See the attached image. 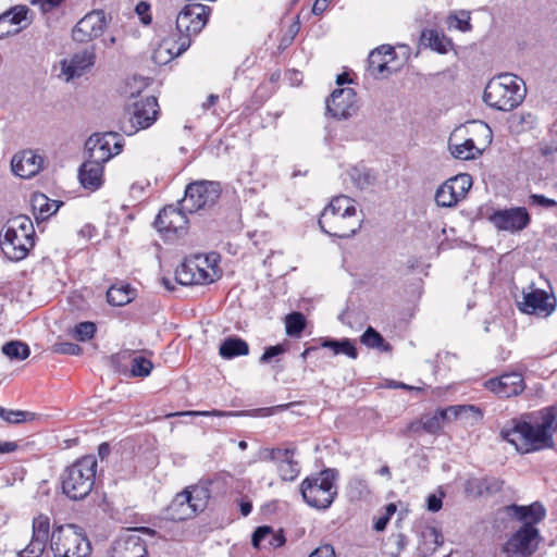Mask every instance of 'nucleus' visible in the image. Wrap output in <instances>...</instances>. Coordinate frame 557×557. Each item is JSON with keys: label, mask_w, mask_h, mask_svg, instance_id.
Wrapping results in <instances>:
<instances>
[{"label": "nucleus", "mask_w": 557, "mask_h": 557, "mask_svg": "<svg viewBox=\"0 0 557 557\" xmlns=\"http://www.w3.org/2000/svg\"><path fill=\"white\" fill-rule=\"evenodd\" d=\"M330 0H315L313 7H312V13L315 15H320L323 13L327 7V2Z\"/></svg>", "instance_id": "obj_58"}, {"label": "nucleus", "mask_w": 557, "mask_h": 557, "mask_svg": "<svg viewBox=\"0 0 557 557\" xmlns=\"http://www.w3.org/2000/svg\"><path fill=\"white\" fill-rule=\"evenodd\" d=\"M53 351L62 355L78 356L82 354V347L74 343L63 342L55 344Z\"/></svg>", "instance_id": "obj_49"}, {"label": "nucleus", "mask_w": 557, "mask_h": 557, "mask_svg": "<svg viewBox=\"0 0 557 557\" xmlns=\"http://www.w3.org/2000/svg\"><path fill=\"white\" fill-rule=\"evenodd\" d=\"M50 521L47 516L39 515L33 520V536L48 540Z\"/></svg>", "instance_id": "obj_46"}, {"label": "nucleus", "mask_w": 557, "mask_h": 557, "mask_svg": "<svg viewBox=\"0 0 557 557\" xmlns=\"http://www.w3.org/2000/svg\"><path fill=\"white\" fill-rule=\"evenodd\" d=\"M221 195L220 184L211 181L194 182L187 185L182 207L188 213L213 206Z\"/></svg>", "instance_id": "obj_10"}, {"label": "nucleus", "mask_w": 557, "mask_h": 557, "mask_svg": "<svg viewBox=\"0 0 557 557\" xmlns=\"http://www.w3.org/2000/svg\"><path fill=\"white\" fill-rule=\"evenodd\" d=\"M35 244V228L32 220L26 215L10 219L5 226L1 249L5 257L12 261H20L27 257Z\"/></svg>", "instance_id": "obj_6"}, {"label": "nucleus", "mask_w": 557, "mask_h": 557, "mask_svg": "<svg viewBox=\"0 0 557 557\" xmlns=\"http://www.w3.org/2000/svg\"><path fill=\"white\" fill-rule=\"evenodd\" d=\"M150 532L148 528L126 530L121 533L108 549V557H148L147 544L138 534Z\"/></svg>", "instance_id": "obj_13"}, {"label": "nucleus", "mask_w": 557, "mask_h": 557, "mask_svg": "<svg viewBox=\"0 0 557 557\" xmlns=\"http://www.w3.org/2000/svg\"><path fill=\"white\" fill-rule=\"evenodd\" d=\"M96 62V51L94 47L86 48L73 54L66 61H62V72L66 76V81L74 77H81Z\"/></svg>", "instance_id": "obj_24"}, {"label": "nucleus", "mask_w": 557, "mask_h": 557, "mask_svg": "<svg viewBox=\"0 0 557 557\" xmlns=\"http://www.w3.org/2000/svg\"><path fill=\"white\" fill-rule=\"evenodd\" d=\"M470 12L460 10L459 12L453 13L448 16L449 27H454L460 32H470L472 25L470 23Z\"/></svg>", "instance_id": "obj_43"}, {"label": "nucleus", "mask_w": 557, "mask_h": 557, "mask_svg": "<svg viewBox=\"0 0 557 557\" xmlns=\"http://www.w3.org/2000/svg\"><path fill=\"white\" fill-rule=\"evenodd\" d=\"M472 186L469 174H458L445 181L435 191V202L442 208H453L465 199Z\"/></svg>", "instance_id": "obj_15"}, {"label": "nucleus", "mask_w": 557, "mask_h": 557, "mask_svg": "<svg viewBox=\"0 0 557 557\" xmlns=\"http://www.w3.org/2000/svg\"><path fill=\"white\" fill-rule=\"evenodd\" d=\"M271 535V528L268 525L258 527L251 539L252 546L255 548H260L262 546L263 541H268Z\"/></svg>", "instance_id": "obj_50"}, {"label": "nucleus", "mask_w": 557, "mask_h": 557, "mask_svg": "<svg viewBox=\"0 0 557 557\" xmlns=\"http://www.w3.org/2000/svg\"><path fill=\"white\" fill-rule=\"evenodd\" d=\"M210 12V8L201 3L186 4L176 17L177 39H164L157 54L164 50L169 53V59H173L184 53L190 47L191 38L198 35L208 23Z\"/></svg>", "instance_id": "obj_2"}, {"label": "nucleus", "mask_w": 557, "mask_h": 557, "mask_svg": "<svg viewBox=\"0 0 557 557\" xmlns=\"http://www.w3.org/2000/svg\"><path fill=\"white\" fill-rule=\"evenodd\" d=\"M50 548L54 557H88L91 553L89 540L75 524L54 528L50 537Z\"/></svg>", "instance_id": "obj_8"}, {"label": "nucleus", "mask_w": 557, "mask_h": 557, "mask_svg": "<svg viewBox=\"0 0 557 557\" xmlns=\"http://www.w3.org/2000/svg\"><path fill=\"white\" fill-rule=\"evenodd\" d=\"M505 511L508 516L517 519L518 521L532 523V527H535V524L541 522L546 516L545 507L539 502H534L529 506L512 504L506 506Z\"/></svg>", "instance_id": "obj_26"}, {"label": "nucleus", "mask_w": 557, "mask_h": 557, "mask_svg": "<svg viewBox=\"0 0 557 557\" xmlns=\"http://www.w3.org/2000/svg\"><path fill=\"white\" fill-rule=\"evenodd\" d=\"M268 543L270 544V546L280 547L285 543V537L282 534L278 535L273 533V531L271 530V535L268 539Z\"/></svg>", "instance_id": "obj_56"}, {"label": "nucleus", "mask_w": 557, "mask_h": 557, "mask_svg": "<svg viewBox=\"0 0 557 557\" xmlns=\"http://www.w3.org/2000/svg\"><path fill=\"white\" fill-rule=\"evenodd\" d=\"M107 24L104 11L92 10L76 23L72 29V38L76 42H89L103 34Z\"/></svg>", "instance_id": "obj_18"}, {"label": "nucleus", "mask_w": 557, "mask_h": 557, "mask_svg": "<svg viewBox=\"0 0 557 557\" xmlns=\"http://www.w3.org/2000/svg\"><path fill=\"white\" fill-rule=\"evenodd\" d=\"M44 11H49L61 4L63 0H39Z\"/></svg>", "instance_id": "obj_60"}, {"label": "nucleus", "mask_w": 557, "mask_h": 557, "mask_svg": "<svg viewBox=\"0 0 557 557\" xmlns=\"http://www.w3.org/2000/svg\"><path fill=\"white\" fill-rule=\"evenodd\" d=\"M421 44L441 54L447 53L453 47L450 38L436 29H424Z\"/></svg>", "instance_id": "obj_31"}, {"label": "nucleus", "mask_w": 557, "mask_h": 557, "mask_svg": "<svg viewBox=\"0 0 557 557\" xmlns=\"http://www.w3.org/2000/svg\"><path fill=\"white\" fill-rule=\"evenodd\" d=\"M360 342L368 348L380 351H392L391 344L386 343L384 337L372 326H369L360 336Z\"/></svg>", "instance_id": "obj_38"}, {"label": "nucleus", "mask_w": 557, "mask_h": 557, "mask_svg": "<svg viewBox=\"0 0 557 557\" xmlns=\"http://www.w3.org/2000/svg\"><path fill=\"white\" fill-rule=\"evenodd\" d=\"M218 99H219V96H216V95H214V94H211V95L208 97L207 101H206V102H203L202 107H203L205 109H209V108H211L213 104H215V102L218 101Z\"/></svg>", "instance_id": "obj_64"}, {"label": "nucleus", "mask_w": 557, "mask_h": 557, "mask_svg": "<svg viewBox=\"0 0 557 557\" xmlns=\"http://www.w3.org/2000/svg\"><path fill=\"white\" fill-rule=\"evenodd\" d=\"M42 166V158L33 150H25L13 156L11 161L12 172L21 178L35 176Z\"/></svg>", "instance_id": "obj_25"}, {"label": "nucleus", "mask_w": 557, "mask_h": 557, "mask_svg": "<svg viewBox=\"0 0 557 557\" xmlns=\"http://www.w3.org/2000/svg\"><path fill=\"white\" fill-rule=\"evenodd\" d=\"M121 360H128L131 366V376L145 377L148 376L153 368L152 362L131 350H124L117 355Z\"/></svg>", "instance_id": "obj_30"}, {"label": "nucleus", "mask_w": 557, "mask_h": 557, "mask_svg": "<svg viewBox=\"0 0 557 557\" xmlns=\"http://www.w3.org/2000/svg\"><path fill=\"white\" fill-rule=\"evenodd\" d=\"M450 420H463L470 424L478 423L483 418L482 410L474 405H455L447 407Z\"/></svg>", "instance_id": "obj_33"}, {"label": "nucleus", "mask_w": 557, "mask_h": 557, "mask_svg": "<svg viewBox=\"0 0 557 557\" xmlns=\"http://www.w3.org/2000/svg\"><path fill=\"white\" fill-rule=\"evenodd\" d=\"M209 484V482L199 483L183 491L187 492V495L189 496L188 502L191 507L195 508L196 512L202 511L207 506L208 499L210 498Z\"/></svg>", "instance_id": "obj_34"}, {"label": "nucleus", "mask_w": 557, "mask_h": 557, "mask_svg": "<svg viewBox=\"0 0 557 557\" xmlns=\"http://www.w3.org/2000/svg\"><path fill=\"white\" fill-rule=\"evenodd\" d=\"M184 414L224 417V416H237L238 412H233V411L226 412V411H220V410H212V411H189V412H185Z\"/></svg>", "instance_id": "obj_54"}, {"label": "nucleus", "mask_w": 557, "mask_h": 557, "mask_svg": "<svg viewBox=\"0 0 557 557\" xmlns=\"http://www.w3.org/2000/svg\"><path fill=\"white\" fill-rule=\"evenodd\" d=\"M525 97L523 82L516 75L503 73L492 78L484 90V102L499 111L516 109Z\"/></svg>", "instance_id": "obj_4"}, {"label": "nucleus", "mask_w": 557, "mask_h": 557, "mask_svg": "<svg viewBox=\"0 0 557 557\" xmlns=\"http://www.w3.org/2000/svg\"><path fill=\"white\" fill-rule=\"evenodd\" d=\"M209 262L208 257H196L195 260L183 262L175 271V280L181 285H202L214 282L216 271Z\"/></svg>", "instance_id": "obj_11"}, {"label": "nucleus", "mask_w": 557, "mask_h": 557, "mask_svg": "<svg viewBox=\"0 0 557 557\" xmlns=\"http://www.w3.org/2000/svg\"><path fill=\"white\" fill-rule=\"evenodd\" d=\"M17 449L15 442H0V454L13 453Z\"/></svg>", "instance_id": "obj_59"}, {"label": "nucleus", "mask_w": 557, "mask_h": 557, "mask_svg": "<svg viewBox=\"0 0 557 557\" xmlns=\"http://www.w3.org/2000/svg\"><path fill=\"white\" fill-rule=\"evenodd\" d=\"M337 476L335 469H325L306 478L299 487L304 500L310 507L327 509L337 496Z\"/></svg>", "instance_id": "obj_7"}, {"label": "nucleus", "mask_w": 557, "mask_h": 557, "mask_svg": "<svg viewBox=\"0 0 557 557\" xmlns=\"http://www.w3.org/2000/svg\"><path fill=\"white\" fill-rule=\"evenodd\" d=\"M122 148L123 144L119 134L113 132L94 134L85 143L87 158L102 164L119 154Z\"/></svg>", "instance_id": "obj_12"}, {"label": "nucleus", "mask_w": 557, "mask_h": 557, "mask_svg": "<svg viewBox=\"0 0 557 557\" xmlns=\"http://www.w3.org/2000/svg\"><path fill=\"white\" fill-rule=\"evenodd\" d=\"M296 448H263L259 458L276 465L277 473L283 481H294L300 473V466L294 459Z\"/></svg>", "instance_id": "obj_17"}, {"label": "nucleus", "mask_w": 557, "mask_h": 557, "mask_svg": "<svg viewBox=\"0 0 557 557\" xmlns=\"http://www.w3.org/2000/svg\"><path fill=\"white\" fill-rule=\"evenodd\" d=\"M519 123L522 125L527 124V126L531 128L536 123V117L532 113H522L519 116Z\"/></svg>", "instance_id": "obj_57"}, {"label": "nucleus", "mask_w": 557, "mask_h": 557, "mask_svg": "<svg viewBox=\"0 0 557 557\" xmlns=\"http://www.w3.org/2000/svg\"><path fill=\"white\" fill-rule=\"evenodd\" d=\"M0 418L9 423H21L34 419V413L23 410H12L0 406Z\"/></svg>", "instance_id": "obj_44"}, {"label": "nucleus", "mask_w": 557, "mask_h": 557, "mask_svg": "<svg viewBox=\"0 0 557 557\" xmlns=\"http://www.w3.org/2000/svg\"><path fill=\"white\" fill-rule=\"evenodd\" d=\"M160 115V107L154 96L140 98L128 106L126 116L121 122V131L132 136L138 131L152 126Z\"/></svg>", "instance_id": "obj_9"}, {"label": "nucleus", "mask_w": 557, "mask_h": 557, "mask_svg": "<svg viewBox=\"0 0 557 557\" xmlns=\"http://www.w3.org/2000/svg\"><path fill=\"white\" fill-rule=\"evenodd\" d=\"M240 512L244 517L248 516L252 510V505L250 502H242L239 505Z\"/></svg>", "instance_id": "obj_62"}, {"label": "nucleus", "mask_w": 557, "mask_h": 557, "mask_svg": "<svg viewBox=\"0 0 557 557\" xmlns=\"http://www.w3.org/2000/svg\"><path fill=\"white\" fill-rule=\"evenodd\" d=\"M321 347L333 350L335 355H346L351 359H356L358 357V351L349 338H343L339 341L333 338H324L321 342Z\"/></svg>", "instance_id": "obj_36"}, {"label": "nucleus", "mask_w": 557, "mask_h": 557, "mask_svg": "<svg viewBox=\"0 0 557 557\" xmlns=\"http://www.w3.org/2000/svg\"><path fill=\"white\" fill-rule=\"evenodd\" d=\"M97 331L96 324L90 321L81 322L75 326V337L85 342L94 337Z\"/></svg>", "instance_id": "obj_47"}, {"label": "nucleus", "mask_w": 557, "mask_h": 557, "mask_svg": "<svg viewBox=\"0 0 557 557\" xmlns=\"http://www.w3.org/2000/svg\"><path fill=\"white\" fill-rule=\"evenodd\" d=\"M219 352L224 359H232L248 355L249 346L239 337H228L221 344Z\"/></svg>", "instance_id": "obj_35"}, {"label": "nucleus", "mask_w": 557, "mask_h": 557, "mask_svg": "<svg viewBox=\"0 0 557 557\" xmlns=\"http://www.w3.org/2000/svg\"><path fill=\"white\" fill-rule=\"evenodd\" d=\"M350 177L354 184L360 189L373 186L376 182L375 174L366 168H354L350 172Z\"/></svg>", "instance_id": "obj_42"}, {"label": "nucleus", "mask_w": 557, "mask_h": 557, "mask_svg": "<svg viewBox=\"0 0 557 557\" xmlns=\"http://www.w3.org/2000/svg\"><path fill=\"white\" fill-rule=\"evenodd\" d=\"M34 201V208H37V205H39V212L41 215L46 214L47 216H49L51 214H54L59 209V205L49 203L47 197L44 195L37 196Z\"/></svg>", "instance_id": "obj_48"}, {"label": "nucleus", "mask_w": 557, "mask_h": 557, "mask_svg": "<svg viewBox=\"0 0 557 557\" xmlns=\"http://www.w3.org/2000/svg\"><path fill=\"white\" fill-rule=\"evenodd\" d=\"M286 351L284 345H274L265 348L264 352L260 357L261 363H269L274 357L280 356Z\"/></svg>", "instance_id": "obj_52"}, {"label": "nucleus", "mask_w": 557, "mask_h": 557, "mask_svg": "<svg viewBox=\"0 0 557 557\" xmlns=\"http://www.w3.org/2000/svg\"><path fill=\"white\" fill-rule=\"evenodd\" d=\"M484 386L500 398H509L521 394L524 389V381L519 373H505L484 383Z\"/></svg>", "instance_id": "obj_22"}, {"label": "nucleus", "mask_w": 557, "mask_h": 557, "mask_svg": "<svg viewBox=\"0 0 557 557\" xmlns=\"http://www.w3.org/2000/svg\"><path fill=\"white\" fill-rule=\"evenodd\" d=\"M110 453V446L107 443H102L98 447V454L103 459L106 458Z\"/></svg>", "instance_id": "obj_63"}, {"label": "nucleus", "mask_w": 557, "mask_h": 557, "mask_svg": "<svg viewBox=\"0 0 557 557\" xmlns=\"http://www.w3.org/2000/svg\"><path fill=\"white\" fill-rule=\"evenodd\" d=\"M519 308L528 314L548 317L556 308V298L543 289H534L523 295V300L519 302Z\"/></svg>", "instance_id": "obj_21"}, {"label": "nucleus", "mask_w": 557, "mask_h": 557, "mask_svg": "<svg viewBox=\"0 0 557 557\" xmlns=\"http://www.w3.org/2000/svg\"><path fill=\"white\" fill-rule=\"evenodd\" d=\"M488 221L497 231L517 234L529 227L531 215L524 207H511L495 210L488 216Z\"/></svg>", "instance_id": "obj_16"}, {"label": "nucleus", "mask_w": 557, "mask_h": 557, "mask_svg": "<svg viewBox=\"0 0 557 557\" xmlns=\"http://www.w3.org/2000/svg\"><path fill=\"white\" fill-rule=\"evenodd\" d=\"M48 540L32 536L27 547L20 553V557H40L45 552Z\"/></svg>", "instance_id": "obj_45"}, {"label": "nucleus", "mask_w": 557, "mask_h": 557, "mask_svg": "<svg viewBox=\"0 0 557 557\" xmlns=\"http://www.w3.org/2000/svg\"><path fill=\"white\" fill-rule=\"evenodd\" d=\"M306 318L301 312H292L285 318L286 334L292 337H298L306 329Z\"/></svg>", "instance_id": "obj_40"}, {"label": "nucleus", "mask_w": 557, "mask_h": 557, "mask_svg": "<svg viewBox=\"0 0 557 557\" xmlns=\"http://www.w3.org/2000/svg\"><path fill=\"white\" fill-rule=\"evenodd\" d=\"M442 508V499L435 495L428 497V509L432 512H436Z\"/></svg>", "instance_id": "obj_55"}, {"label": "nucleus", "mask_w": 557, "mask_h": 557, "mask_svg": "<svg viewBox=\"0 0 557 557\" xmlns=\"http://www.w3.org/2000/svg\"><path fill=\"white\" fill-rule=\"evenodd\" d=\"M28 8L16 5L0 14V39L16 35L21 28L16 27L26 18Z\"/></svg>", "instance_id": "obj_27"}, {"label": "nucleus", "mask_w": 557, "mask_h": 557, "mask_svg": "<svg viewBox=\"0 0 557 557\" xmlns=\"http://www.w3.org/2000/svg\"><path fill=\"white\" fill-rule=\"evenodd\" d=\"M394 58L395 50L391 46L383 45L371 51L368 57L369 74L374 78H385L389 76L395 71L389 66Z\"/></svg>", "instance_id": "obj_23"}, {"label": "nucleus", "mask_w": 557, "mask_h": 557, "mask_svg": "<svg viewBox=\"0 0 557 557\" xmlns=\"http://www.w3.org/2000/svg\"><path fill=\"white\" fill-rule=\"evenodd\" d=\"M308 557H336L332 545L324 544L317 547Z\"/></svg>", "instance_id": "obj_53"}, {"label": "nucleus", "mask_w": 557, "mask_h": 557, "mask_svg": "<svg viewBox=\"0 0 557 557\" xmlns=\"http://www.w3.org/2000/svg\"><path fill=\"white\" fill-rule=\"evenodd\" d=\"M97 466L96 457L87 455L67 467L61 475L63 493L73 500L87 497L95 485Z\"/></svg>", "instance_id": "obj_5"}, {"label": "nucleus", "mask_w": 557, "mask_h": 557, "mask_svg": "<svg viewBox=\"0 0 557 557\" xmlns=\"http://www.w3.org/2000/svg\"><path fill=\"white\" fill-rule=\"evenodd\" d=\"M187 492L178 493L168 506L166 512L174 521H184L193 518L197 512L188 502Z\"/></svg>", "instance_id": "obj_29"}, {"label": "nucleus", "mask_w": 557, "mask_h": 557, "mask_svg": "<svg viewBox=\"0 0 557 557\" xmlns=\"http://www.w3.org/2000/svg\"><path fill=\"white\" fill-rule=\"evenodd\" d=\"M135 297L136 289L124 283L112 285L107 292L108 302L116 307L129 304Z\"/></svg>", "instance_id": "obj_32"}, {"label": "nucleus", "mask_w": 557, "mask_h": 557, "mask_svg": "<svg viewBox=\"0 0 557 557\" xmlns=\"http://www.w3.org/2000/svg\"><path fill=\"white\" fill-rule=\"evenodd\" d=\"M529 203L532 206H540L547 209L557 207L556 200L547 198L546 196L540 194H531L529 196Z\"/></svg>", "instance_id": "obj_51"}, {"label": "nucleus", "mask_w": 557, "mask_h": 557, "mask_svg": "<svg viewBox=\"0 0 557 557\" xmlns=\"http://www.w3.org/2000/svg\"><path fill=\"white\" fill-rule=\"evenodd\" d=\"M540 531L532 523H523L505 543L508 557H530L539 546Z\"/></svg>", "instance_id": "obj_14"}, {"label": "nucleus", "mask_w": 557, "mask_h": 557, "mask_svg": "<svg viewBox=\"0 0 557 557\" xmlns=\"http://www.w3.org/2000/svg\"><path fill=\"white\" fill-rule=\"evenodd\" d=\"M388 521H389L388 516H382V517H380V518L375 521V523H374V529H375L376 531H379V532H380V531H384V530H385V528H386V525H387V523H388Z\"/></svg>", "instance_id": "obj_61"}, {"label": "nucleus", "mask_w": 557, "mask_h": 557, "mask_svg": "<svg viewBox=\"0 0 557 557\" xmlns=\"http://www.w3.org/2000/svg\"><path fill=\"white\" fill-rule=\"evenodd\" d=\"M540 419L531 422L512 419L510 425L502 429L500 436L515 446L520 454H529L554 447L553 432L557 419L555 407L544 408Z\"/></svg>", "instance_id": "obj_1"}, {"label": "nucleus", "mask_w": 557, "mask_h": 557, "mask_svg": "<svg viewBox=\"0 0 557 557\" xmlns=\"http://www.w3.org/2000/svg\"><path fill=\"white\" fill-rule=\"evenodd\" d=\"M450 153L460 160L474 159L482 153L472 139H466L461 144H449Z\"/></svg>", "instance_id": "obj_37"}, {"label": "nucleus", "mask_w": 557, "mask_h": 557, "mask_svg": "<svg viewBox=\"0 0 557 557\" xmlns=\"http://www.w3.org/2000/svg\"><path fill=\"white\" fill-rule=\"evenodd\" d=\"M445 420H450L447 408L441 409L432 416H424L421 423L425 432L435 434L442 429Z\"/></svg>", "instance_id": "obj_39"}, {"label": "nucleus", "mask_w": 557, "mask_h": 557, "mask_svg": "<svg viewBox=\"0 0 557 557\" xmlns=\"http://www.w3.org/2000/svg\"><path fill=\"white\" fill-rule=\"evenodd\" d=\"M326 110L337 120L351 117L358 111L356 91L350 87L335 89L326 99Z\"/></svg>", "instance_id": "obj_19"}, {"label": "nucleus", "mask_w": 557, "mask_h": 557, "mask_svg": "<svg viewBox=\"0 0 557 557\" xmlns=\"http://www.w3.org/2000/svg\"><path fill=\"white\" fill-rule=\"evenodd\" d=\"M103 164L89 158L82 164L78 172L79 182L84 188L96 190L102 185Z\"/></svg>", "instance_id": "obj_28"}, {"label": "nucleus", "mask_w": 557, "mask_h": 557, "mask_svg": "<svg viewBox=\"0 0 557 557\" xmlns=\"http://www.w3.org/2000/svg\"><path fill=\"white\" fill-rule=\"evenodd\" d=\"M1 350L12 360H25L30 354L28 345L20 341H11L5 343Z\"/></svg>", "instance_id": "obj_41"}, {"label": "nucleus", "mask_w": 557, "mask_h": 557, "mask_svg": "<svg viewBox=\"0 0 557 557\" xmlns=\"http://www.w3.org/2000/svg\"><path fill=\"white\" fill-rule=\"evenodd\" d=\"M186 213H188V211L184 210L182 206L180 208L166 206L159 212L153 225L160 233L180 236L184 234L187 228L188 220Z\"/></svg>", "instance_id": "obj_20"}, {"label": "nucleus", "mask_w": 557, "mask_h": 557, "mask_svg": "<svg viewBox=\"0 0 557 557\" xmlns=\"http://www.w3.org/2000/svg\"><path fill=\"white\" fill-rule=\"evenodd\" d=\"M318 223L325 234L338 238H348L361 227L355 200L345 195L336 196L331 200L320 214Z\"/></svg>", "instance_id": "obj_3"}]
</instances>
